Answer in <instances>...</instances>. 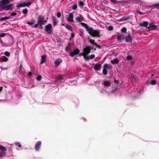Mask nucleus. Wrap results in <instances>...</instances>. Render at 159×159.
<instances>
[{
    "label": "nucleus",
    "instance_id": "bf43d9fd",
    "mask_svg": "<svg viewBox=\"0 0 159 159\" xmlns=\"http://www.w3.org/2000/svg\"><path fill=\"white\" fill-rule=\"evenodd\" d=\"M22 66L21 65H20V69H21V68Z\"/></svg>",
    "mask_w": 159,
    "mask_h": 159
},
{
    "label": "nucleus",
    "instance_id": "dca6fc26",
    "mask_svg": "<svg viewBox=\"0 0 159 159\" xmlns=\"http://www.w3.org/2000/svg\"><path fill=\"white\" fill-rule=\"evenodd\" d=\"M125 40L126 42H130L132 40V39L130 35L128 34L125 38Z\"/></svg>",
    "mask_w": 159,
    "mask_h": 159
},
{
    "label": "nucleus",
    "instance_id": "f257e3e1",
    "mask_svg": "<svg viewBox=\"0 0 159 159\" xmlns=\"http://www.w3.org/2000/svg\"><path fill=\"white\" fill-rule=\"evenodd\" d=\"M11 2L10 0H1L0 1V11L3 10H8L12 8V5L9 4Z\"/></svg>",
    "mask_w": 159,
    "mask_h": 159
},
{
    "label": "nucleus",
    "instance_id": "79ce46f5",
    "mask_svg": "<svg viewBox=\"0 0 159 159\" xmlns=\"http://www.w3.org/2000/svg\"><path fill=\"white\" fill-rule=\"evenodd\" d=\"M127 30L126 28L123 27L121 30V31L122 32H125Z\"/></svg>",
    "mask_w": 159,
    "mask_h": 159
},
{
    "label": "nucleus",
    "instance_id": "4c0bfd02",
    "mask_svg": "<svg viewBox=\"0 0 159 159\" xmlns=\"http://www.w3.org/2000/svg\"><path fill=\"white\" fill-rule=\"evenodd\" d=\"M151 84L152 85H155L156 84V82L155 80H153L151 81Z\"/></svg>",
    "mask_w": 159,
    "mask_h": 159
},
{
    "label": "nucleus",
    "instance_id": "bb28decb",
    "mask_svg": "<svg viewBox=\"0 0 159 159\" xmlns=\"http://www.w3.org/2000/svg\"><path fill=\"white\" fill-rule=\"evenodd\" d=\"M11 16H8V17H3L2 18V19L3 20H8V19H11Z\"/></svg>",
    "mask_w": 159,
    "mask_h": 159
},
{
    "label": "nucleus",
    "instance_id": "6e6d98bb",
    "mask_svg": "<svg viewBox=\"0 0 159 159\" xmlns=\"http://www.w3.org/2000/svg\"><path fill=\"white\" fill-rule=\"evenodd\" d=\"M2 87H0V92H1L2 91Z\"/></svg>",
    "mask_w": 159,
    "mask_h": 159
},
{
    "label": "nucleus",
    "instance_id": "0eeeda50",
    "mask_svg": "<svg viewBox=\"0 0 159 159\" xmlns=\"http://www.w3.org/2000/svg\"><path fill=\"white\" fill-rule=\"evenodd\" d=\"M38 23L40 26H41L44 24V17L43 16H39L38 17Z\"/></svg>",
    "mask_w": 159,
    "mask_h": 159
},
{
    "label": "nucleus",
    "instance_id": "1a4fd4ad",
    "mask_svg": "<svg viewBox=\"0 0 159 159\" xmlns=\"http://www.w3.org/2000/svg\"><path fill=\"white\" fill-rule=\"evenodd\" d=\"M91 49L92 48L90 46H88L83 49L84 52L86 56H87V55L90 52V51Z\"/></svg>",
    "mask_w": 159,
    "mask_h": 159
},
{
    "label": "nucleus",
    "instance_id": "a211bd4d",
    "mask_svg": "<svg viewBox=\"0 0 159 159\" xmlns=\"http://www.w3.org/2000/svg\"><path fill=\"white\" fill-rule=\"evenodd\" d=\"M119 61V60L117 58L114 59L111 61V63L112 64H117Z\"/></svg>",
    "mask_w": 159,
    "mask_h": 159
},
{
    "label": "nucleus",
    "instance_id": "b1692460",
    "mask_svg": "<svg viewBox=\"0 0 159 159\" xmlns=\"http://www.w3.org/2000/svg\"><path fill=\"white\" fill-rule=\"evenodd\" d=\"M95 57V56L94 55L92 54L90 56V57H89L88 56H87L86 59H87V60H89V59H93Z\"/></svg>",
    "mask_w": 159,
    "mask_h": 159
},
{
    "label": "nucleus",
    "instance_id": "2eb2a0df",
    "mask_svg": "<svg viewBox=\"0 0 159 159\" xmlns=\"http://www.w3.org/2000/svg\"><path fill=\"white\" fill-rule=\"evenodd\" d=\"M62 60L61 58H59L55 61V64L56 66H58L62 62Z\"/></svg>",
    "mask_w": 159,
    "mask_h": 159
},
{
    "label": "nucleus",
    "instance_id": "c85d7f7f",
    "mask_svg": "<svg viewBox=\"0 0 159 159\" xmlns=\"http://www.w3.org/2000/svg\"><path fill=\"white\" fill-rule=\"evenodd\" d=\"M42 77L41 75H38L36 78V80L39 81H40L42 79Z\"/></svg>",
    "mask_w": 159,
    "mask_h": 159
},
{
    "label": "nucleus",
    "instance_id": "f704fd0d",
    "mask_svg": "<svg viewBox=\"0 0 159 159\" xmlns=\"http://www.w3.org/2000/svg\"><path fill=\"white\" fill-rule=\"evenodd\" d=\"M4 55L7 57H9L10 56V53L7 51H6L4 52Z\"/></svg>",
    "mask_w": 159,
    "mask_h": 159
},
{
    "label": "nucleus",
    "instance_id": "e433bc0d",
    "mask_svg": "<svg viewBox=\"0 0 159 159\" xmlns=\"http://www.w3.org/2000/svg\"><path fill=\"white\" fill-rule=\"evenodd\" d=\"M100 83V81H97L95 82V84L97 87H98V85Z\"/></svg>",
    "mask_w": 159,
    "mask_h": 159
},
{
    "label": "nucleus",
    "instance_id": "393cba45",
    "mask_svg": "<svg viewBox=\"0 0 159 159\" xmlns=\"http://www.w3.org/2000/svg\"><path fill=\"white\" fill-rule=\"evenodd\" d=\"M111 65L107 64H105L104 65V67L106 69H110L111 68Z\"/></svg>",
    "mask_w": 159,
    "mask_h": 159
},
{
    "label": "nucleus",
    "instance_id": "c03bdc74",
    "mask_svg": "<svg viewBox=\"0 0 159 159\" xmlns=\"http://www.w3.org/2000/svg\"><path fill=\"white\" fill-rule=\"evenodd\" d=\"M6 35V34L4 33H2L0 34V37H3L5 36Z\"/></svg>",
    "mask_w": 159,
    "mask_h": 159
},
{
    "label": "nucleus",
    "instance_id": "13d9d810",
    "mask_svg": "<svg viewBox=\"0 0 159 159\" xmlns=\"http://www.w3.org/2000/svg\"><path fill=\"white\" fill-rule=\"evenodd\" d=\"M0 42L2 43H3V42H2V41L1 40L0 41Z\"/></svg>",
    "mask_w": 159,
    "mask_h": 159
},
{
    "label": "nucleus",
    "instance_id": "a19ab883",
    "mask_svg": "<svg viewBox=\"0 0 159 159\" xmlns=\"http://www.w3.org/2000/svg\"><path fill=\"white\" fill-rule=\"evenodd\" d=\"M127 59L128 60H131L132 58V57L130 55H128L127 57Z\"/></svg>",
    "mask_w": 159,
    "mask_h": 159
},
{
    "label": "nucleus",
    "instance_id": "412c9836",
    "mask_svg": "<svg viewBox=\"0 0 159 159\" xmlns=\"http://www.w3.org/2000/svg\"><path fill=\"white\" fill-rule=\"evenodd\" d=\"M46 58V56H45V55L42 56L41 57L40 63L42 64V63H44L45 61Z\"/></svg>",
    "mask_w": 159,
    "mask_h": 159
},
{
    "label": "nucleus",
    "instance_id": "cd10ccee",
    "mask_svg": "<svg viewBox=\"0 0 159 159\" xmlns=\"http://www.w3.org/2000/svg\"><path fill=\"white\" fill-rule=\"evenodd\" d=\"M103 74L104 75H106L107 74V69L104 68L103 70Z\"/></svg>",
    "mask_w": 159,
    "mask_h": 159
},
{
    "label": "nucleus",
    "instance_id": "423d86ee",
    "mask_svg": "<svg viewBox=\"0 0 159 159\" xmlns=\"http://www.w3.org/2000/svg\"><path fill=\"white\" fill-rule=\"evenodd\" d=\"M75 19L78 22H81L80 24L86 27L87 24L85 23L81 22L83 21H84V18L81 16L80 15L79 16H77L75 18Z\"/></svg>",
    "mask_w": 159,
    "mask_h": 159
},
{
    "label": "nucleus",
    "instance_id": "39448f33",
    "mask_svg": "<svg viewBox=\"0 0 159 159\" xmlns=\"http://www.w3.org/2000/svg\"><path fill=\"white\" fill-rule=\"evenodd\" d=\"M32 4V3L30 2H24L22 3H18L17 5V7L18 8L22 7H29Z\"/></svg>",
    "mask_w": 159,
    "mask_h": 159
},
{
    "label": "nucleus",
    "instance_id": "7c9ffc66",
    "mask_svg": "<svg viewBox=\"0 0 159 159\" xmlns=\"http://www.w3.org/2000/svg\"><path fill=\"white\" fill-rule=\"evenodd\" d=\"M8 60V58L6 57H4L2 58V61H3L6 62Z\"/></svg>",
    "mask_w": 159,
    "mask_h": 159
},
{
    "label": "nucleus",
    "instance_id": "9b49d317",
    "mask_svg": "<svg viewBox=\"0 0 159 159\" xmlns=\"http://www.w3.org/2000/svg\"><path fill=\"white\" fill-rule=\"evenodd\" d=\"M41 143V142L40 141H39L36 143L35 145V149L36 151H38L39 150Z\"/></svg>",
    "mask_w": 159,
    "mask_h": 159
},
{
    "label": "nucleus",
    "instance_id": "6e6552de",
    "mask_svg": "<svg viewBox=\"0 0 159 159\" xmlns=\"http://www.w3.org/2000/svg\"><path fill=\"white\" fill-rule=\"evenodd\" d=\"M111 84V83L109 81L104 80L102 82V86L104 87V88L107 89L110 87Z\"/></svg>",
    "mask_w": 159,
    "mask_h": 159
},
{
    "label": "nucleus",
    "instance_id": "c9c22d12",
    "mask_svg": "<svg viewBox=\"0 0 159 159\" xmlns=\"http://www.w3.org/2000/svg\"><path fill=\"white\" fill-rule=\"evenodd\" d=\"M79 5L81 7H83L84 6V3L82 1L79 2Z\"/></svg>",
    "mask_w": 159,
    "mask_h": 159
},
{
    "label": "nucleus",
    "instance_id": "864d4df0",
    "mask_svg": "<svg viewBox=\"0 0 159 159\" xmlns=\"http://www.w3.org/2000/svg\"><path fill=\"white\" fill-rule=\"evenodd\" d=\"M39 25V24L38 23V24H36L34 26V27L35 28H37V27H38Z\"/></svg>",
    "mask_w": 159,
    "mask_h": 159
},
{
    "label": "nucleus",
    "instance_id": "4be33fe9",
    "mask_svg": "<svg viewBox=\"0 0 159 159\" xmlns=\"http://www.w3.org/2000/svg\"><path fill=\"white\" fill-rule=\"evenodd\" d=\"M65 27L66 28L69 30L72 31V27L70 25L68 24H66Z\"/></svg>",
    "mask_w": 159,
    "mask_h": 159
},
{
    "label": "nucleus",
    "instance_id": "7ed1b4c3",
    "mask_svg": "<svg viewBox=\"0 0 159 159\" xmlns=\"http://www.w3.org/2000/svg\"><path fill=\"white\" fill-rule=\"evenodd\" d=\"M45 31L48 34H51L53 32L52 27L51 24L49 23L45 26Z\"/></svg>",
    "mask_w": 159,
    "mask_h": 159
},
{
    "label": "nucleus",
    "instance_id": "c756f323",
    "mask_svg": "<svg viewBox=\"0 0 159 159\" xmlns=\"http://www.w3.org/2000/svg\"><path fill=\"white\" fill-rule=\"evenodd\" d=\"M77 6L76 4H75L72 6V8L73 10H75L77 9Z\"/></svg>",
    "mask_w": 159,
    "mask_h": 159
},
{
    "label": "nucleus",
    "instance_id": "09e8293b",
    "mask_svg": "<svg viewBox=\"0 0 159 159\" xmlns=\"http://www.w3.org/2000/svg\"><path fill=\"white\" fill-rule=\"evenodd\" d=\"M61 13L60 12H57V16L58 18H60L61 16Z\"/></svg>",
    "mask_w": 159,
    "mask_h": 159
},
{
    "label": "nucleus",
    "instance_id": "ddd939ff",
    "mask_svg": "<svg viewBox=\"0 0 159 159\" xmlns=\"http://www.w3.org/2000/svg\"><path fill=\"white\" fill-rule=\"evenodd\" d=\"M101 68V65L99 63H96L94 65L93 68L97 71L99 70Z\"/></svg>",
    "mask_w": 159,
    "mask_h": 159
},
{
    "label": "nucleus",
    "instance_id": "a878e982",
    "mask_svg": "<svg viewBox=\"0 0 159 159\" xmlns=\"http://www.w3.org/2000/svg\"><path fill=\"white\" fill-rule=\"evenodd\" d=\"M149 27L153 29H155L157 28V26L152 24H150L149 25Z\"/></svg>",
    "mask_w": 159,
    "mask_h": 159
},
{
    "label": "nucleus",
    "instance_id": "473e14b6",
    "mask_svg": "<svg viewBox=\"0 0 159 159\" xmlns=\"http://www.w3.org/2000/svg\"><path fill=\"white\" fill-rule=\"evenodd\" d=\"M107 29L109 31H111L113 30V28L112 26H110L107 27Z\"/></svg>",
    "mask_w": 159,
    "mask_h": 159
},
{
    "label": "nucleus",
    "instance_id": "9d476101",
    "mask_svg": "<svg viewBox=\"0 0 159 159\" xmlns=\"http://www.w3.org/2000/svg\"><path fill=\"white\" fill-rule=\"evenodd\" d=\"M67 21L73 22L74 20V15L72 13H70L68 14V16L67 18Z\"/></svg>",
    "mask_w": 159,
    "mask_h": 159
},
{
    "label": "nucleus",
    "instance_id": "f3484780",
    "mask_svg": "<svg viewBox=\"0 0 159 159\" xmlns=\"http://www.w3.org/2000/svg\"><path fill=\"white\" fill-rule=\"evenodd\" d=\"M148 25V23L147 21H144L139 24V25L142 26L147 27Z\"/></svg>",
    "mask_w": 159,
    "mask_h": 159
},
{
    "label": "nucleus",
    "instance_id": "37998d69",
    "mask_svg": "<svg viewBox=\"0 0 159 159\" xmlns=\"http://www.w3.org/2000/svg\"><path fill=\"white\" fill-rule=\"evenodd\" d=\"M80 56H84V58L86 59V57H87V56H86L85 54H84V52H83V53H80Z\"/></svg>",
    "mask_w": 159,
    "mask_h": 159
},
{
    "label": "nucleus",
    "instance_id": "58836bf2",
    "mask_svg": "<svg viewBox=\"0 0 159 159\" xmlns=\"http://www.w3.org/2000/svg\"><path fill=\"white\" fill-rule=\"evenodd\" d=\"M15 144L16 146H18L19 147H20L21 146L20 143L18 142L15 143Z\"/></svg>",
    "mask_w": 159,
    "mask_h": 159
},
{
    "label": "nucleus",
    "instance_id": "6ab92c4d",
    "mask_svg": "<svg viewBox=\"0 0 159 159\" xmlns=\"http://www.w3.org/2000/svg\"><path fill=\"white\" fill-rule=\"evenodd\" d=\"M124 39V36L123 34H121L118 35L117 36V39L118 40L120 41H121Z\"/></svg>",
    "mask_w": 159,
    "mask_h": 159
},
{
    "label": "nucleus",
    "instance_id": "8fccbe9b",
    "mask_svg": "<svg viewBox=\"0 0 159 159\" xmlns=\"http://www.w3.org/2000/svg\"><path fill=\"white\" fill-rule=\"evenodd\" d=\"M84 35V33L82 32V31H80V35L81 36V37H83V36Z\"/></svg>",
    "mask_w": 159,
    "mask_h": 159
},
{
    "label": "nucleus",
    "instance_id": "49530a36",
    "mask_svg": "<svg viewBox=\"0 0 159 159\" xmlns=\"http://www.w3.org/2000/svg\"><path fill=\"white\" fill-rule=\"evenodd\" d=\"M62 80V78L61 76H60L57 78V80L55 82H56L57 81H60Z\"/></svg>",
    "mask_w": 159,
    "mask_h": 159
},
{
    "label": "nucleus",
    "instance_id": "4d7b16f0",
    "mask_svg": "<svg viewBox=\"0 0 159 159\" xmlns=\"http://www.w3.org/2000/svg\"><path fill=\"white\" fill-rule=\"evenodd\" d=\"M62 24L63 25H64L65 26L66 24H66V23H62Z\"/></svg>",
    "mask_w": 159,
    "mask_h": 159
},
{
    "label": "nucleus",
    "instance_id": "2f4dec72",
    "mask_svg": "<svg viewBox=\"0 0 159 159\" xmlns=\"http://www.w3.org/2000/svg\"><path fill=\"white\" fill-rule=\"evenodd\" d=\"M22 13L24 14H27L28 13V10L27 9H24L22 11Z\"/></svg>",
    "mask_w": 159,
    "mask_h": 159
},
{
    "label": "nucleus",
    "instance_id": "aec40b11",
    "mask_svg": "<svg viewBox=\"0 0 159 159\" xmlns=\"http://www.w3.org/2000/svg\"><path fill=\"white\" fill-rule=\"evenodd\" d=\"M52 19L53 21V25L55 26L57 25L58 21L57 20V19L54 16L52 17Z\"/></svg>",
    "mask_w": 159,
    "mask_h": 159
},
{
    "label": "nucleus",
    "instance_id": "ea45409f",
    "mask_svg": "<svg viewBox=\"0 0 159 159\" xmlns=\"http://www.w3.org/2000/svg\"><path fill=\"white\" fill-rule=\"evenodd\" d=\"M34 20H33L32 21L28 22V23L29 25H31L34 23Z\"/></svg>",
    "mask_w": 159,
    "mask_h": 159
},
{
    "label": "nucleus",
    "instance_id": "5fc2aeb1",
    "mask_svg": "<svg viewBox=\"0 0 159 159\" xmlns=\"http://www.w3.org/2000/svg\"><path fill=\"white\" fill-rule=\"evenodd\" d=\"M137 13H139V14H140V15H142L143 14L142 12H140L139 11H137Z\"/></svg>",
    "mask_w": 159,
    "mask_h": 159
},
{
    "label": "nucleus",
    "instance_id": "4468645a",
    "mask_svg": "<svg viewBox=\"0 0 159 159\" xmlns=\"http://www.w3.org/2000/svg\"><path fill=\"white\" fill-rule=\"evenodd\" d=\"M130 17L129 16H123L121 18L117 20L118 21H124L128 20L129 19Z\"/></svg>",
    "mask_w": 159,
    "mask_h": 159
},
{
    "label": "nucleus",
    "instance_id": "de8ad7c7",
    "mask_svg": "<svg viewBox=\"0 0 159 159\" xmlns=\"http://www.w3.org/2000/svg\"><path fill=\"white\" fill-rule=\"evenodd\" d=\"M111 2L112 3L116 4L117 3V2L116 0H110Z\"/></svg>",
    "mask_w": 159,
    "mask_h": 159
},
{
    "label": "nucleus",
    "instance_id": "603ef678",
    "mask_svg": "<svg viewBox=\"0 0 159 159\" xmlns=\"http://www.w3.org/2000/svg\"><path fill=\"white\" fill-rule=\"evenodd\" d=\"M153 6L154 7L159 6V3L154 4Z\"/></svg>",
    "mask_w": 159,
    "mask_h": 159
},
{
    "label": "nucleus",
    "instance_id": "5701e85b",
    "mask_svg": "<svg viewBox=\"0 0 159 159\" xmlns=\"http://www.w3.org/2000/svg\"><path fill=\"white\" fill-rule=\"evenodd\" d=\"M89 41V42L93 44L97 45V44L94 42V40H93L92 39H90V37H88V38Z\"/></svg>",
    "mask_w": 159,
    "mask_h": 159
},
{
    "label": "nucleus",
    "instance_id": "3c124183",
    "mask_svg": "<svg viewBox=\"0 0 159 159\" xmlns=\"http://www.w3.org/2000/svg\"><path fill=\"white\" fill-rule=\"evenodd\" d=\"M28 76L29 77H30V78H31V76H32V75L31 73H30V72H29V73H28Z\"/></svg>",
    "mask_w": 159,
    "mask_h": 159
},
{
    "label": "nucleus",
    "instance_id": "f8f14e48",
    "mask_svg": "<svg viewBox=\"0 0 159 159\" xmlns=\"http://www.w3.org/2000/svg\"><path fill=\"white\" fill-rule=\"evenodd\" d=\"M80 51L79 50L76 48L74 50V51L70 53V56L71 57H73L74 55L78 54L79 53Z\"/></svg>",
    "mask_w": 159,
    "mask_h": 159
},
{
    "label": "nucleus",
    "instance_id": "20e7f679",
    "mask_svg": "<svg viewBox=\"0 0 159 159\" xmlns=\"http://www.w3.org/2000/svg\"><path fill=\"white\" fill-rule=\"evenodd\" d=\"M0 150L1 151L0 152V157H5L6 154L7 148L1 145H0Z\"/></svg>",
    "mask_w": 159,
    "mask_h": 159
},
{
    "label": "nucleus",
    "instance_id": "f03ea898",
    "mask_svg": "<svg viewBox=\"0 0 159 159\" xmlns=\"http://www.w3.org/2000/svg\"><path fill=\"white\" fill-rule=\"evenodd\" d=\"M86 30L93 37H99L100 36V30H94L91 27H89L86 29Z\"/></svg>",
    "mask_w": 159,
    "mask_h": 159
},
{
    "label": "nucleus",
    "instance_id": "052dcab7",
    "mask_svg": "<svg viewBox=\"0 0 159 159\" xmlns=\"http://www.w3.org/2000/svg\"><path fill=\"white\" fill-rule=\"evenodd\" d=\"M83 119L84 120H85L84 118H83Z\"/></svg>",
    "mask_w": 159,
    "mask_h": 159
},
{
    "label": "nucleus",
    "instance_id": "a18cd8bd",
    "mask_svg": "<svg viewBox=\"0 0 159 159\" xmlns=\"http://www.w3.org/2000/svg\"><path fill=\"white\" fill-rule=\"evenodd\" d=\"M17 15V14L16 13L14 12H12L10 15V16H16Z\"/></svg>",
    "mask_w": 159,
    "mask_h": 159
},
{
    "label": "nucleus",
    "instance_id": "72a5a7b5",
    "mask_svg": "<svg viewBox=\"0 0 159 159\" xmlns=\"http://www.w3.org/2000/svg\"><path fill=\"white\" fill-rule=\"evenodd\" d=\"M98 89V91L102 93H103L104 92V90L102 88H100L99 87L97 88Z\"/></svg>",
    "mask_w": 159,
    "mask_h": 159
}]
</instances>
